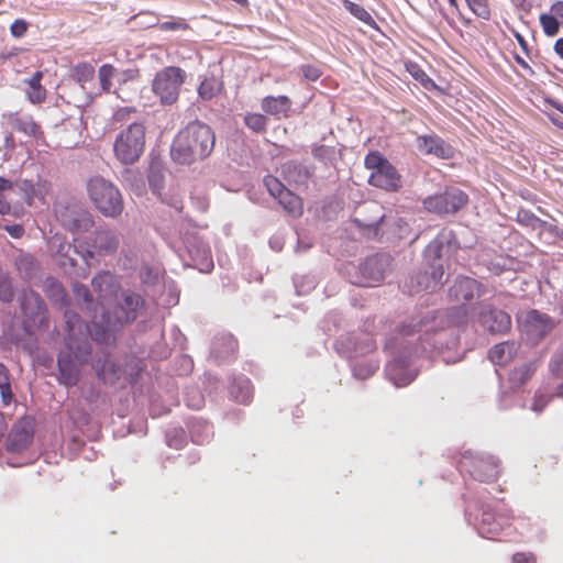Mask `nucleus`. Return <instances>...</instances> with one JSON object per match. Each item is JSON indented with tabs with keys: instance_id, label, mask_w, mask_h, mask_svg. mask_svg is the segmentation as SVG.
<instances>
[{
	"instance_id": "nucleus-1",
	"label": "nucleus",
	"mask_w": 563,
	"mask_h": 563,
	"mask_svg": "<svg viewBox=\"0 0 563 563\" xmlns=\"http://www.w3.org/2000/svg\"><path fill=\"white\" fill-rule=\"evenodd\" d=\"M93 290L98 294V305L101 308L100 320H95L90 324H84L79 316L70 310L65 312L67 325V345L78 361H85L88 351L81 353L80 347L75 349V344L79 341L78 335L84 334L82 328L98 343L110 342L113 332L136 318L137 298L132 294L123 296L124 306H115L113 316L106 308H110L112 302L117 301L119 285L117 277L110 272H102L92 279Z\"/></svg>"
},
{
	"instance_id": "nucleus-2",
	"label": "nucleus",
	"mask_w": 563,
	"mask_h": 563,
	"mask_svg": "<svg viewBox=\"0 0 563 563\" xmlns=\"http://www.w3.org/2000/svg\"><path fill=\"white\" fill-rule=\"evenodd\" d=\"M216 136L209 125L200 121L189 122L181 129L170 146V157L178 165H191L203 161L213 151Z\"/></svg>"
},
{
	"instance_id": "nucleus-3",
	"label": "nucleus",
	"mask_w": 563,
	"mask_h": 563,
	"mask_svg": "<svg viewBox=\"0 0 563 563\" xmlns=\"http://www.w3.org/2000/svg\"><path fill=\"white\" fill-rule=\"evenodd\" d=\"M456 247L454 233L451 230H442L424 251V258L430 264L431 272L424 271L412 275L406 285L410 291H434L440 287L443 284L444 271L442 264L434 262Z\"/></svg>"
},
{
	"instance_id": "nucleus-4",
	"label": "nucleus",
	"mask_w": 563,
	"mask_h": 563,
	"mask_svg": "<svg viewBox=\"0 0 563 563\" xmlns=\"http://www.w3.org/2000/svg\"><path fill=\"white\" fill-rule=\"evenodd\" d=\"M179 301L176 284L166 277L165 268L159 263L143 266V310H155L162 319L161 309H169Z\"/></svg>"
},
{
	"instance_id": "nucleus-5",
	"label": "nucleus",
	"mask_w": 563,
	"mask_h": 563,
	"mask_svg": "<svg viewBox=\"0 0 563 563\" xmlns=\"http://www.w3.org/2000/svg\"><path fill=\"white\" fill-rule=\"evenodd\" d=\"M467 320V309L465 306H454L446 310H430L413 317L410 322L401 328V335L409 336L415 333H438L449 327L461 325Z\"/></svg>"
},
{
	"instance_id": "nucleus-6",
	"label": "nucleus",
	"mask_w": 563,
	"mask_h": 563,
	"mask_svg": "<svg viewBox=\"0 0 563 563\" xmlns=\"http://www.w3.org/2000/svg\"><path fill=\"white\" fill-rule=\"evenodd\" d=\"M89 198L96 208L106 217H117L123 210V201L119 189L102 177L95 176L87 184Z\"/></svg>"
},
{
	"instance_id": "nucleus-7",
	"label": "nucleus",
	"mask_w": 563,
	"mask_h": 563,
	"mask_svg": "<svg viewBox=\"0 0 563 563\" xmlns=\"http://www.w3.org/2000/svg\"><path fill=\"white\" fill-rule=\"evenodd\" d=\"M517 320L522 336L530 344H538L556 325L555 320L551 316L537 309H530L518 313Z\"/></svg>"
},
{
	"instance_id": "nucleus-8",
	"label": "nucleus",
	"mask_w": 563,
	"mask_h": 563,
	"mask_svg": "<svg viewBox=\"0 0 563 563\" xmlns=\"http://www.w3.org/2000/svg\"><path fill=\"white\" fill-rule=\"evenodd\" d=\"M391 261V257L387 254H376L367 257L358 266V273L353 276L349 274L350 283L363 287L380 283L390 271Z\"/></svg>"
},
{
	"instance_id": "nucleus-9",
	"label": "nucleus",
	"mask_w": 563,
	"mask_h": 563,
	"mask_svg": "<svg viewBox=\"0 0 563 563\" xmlns=\"http://www.w3.org/2000/svg\"><path fill=\"white\" fill-rule=\"evenodd\" d=\"M147 178L150 188L162 202L174 208L176 211L183 209V201L179 194L174 189L165 190L166 169L164 162L158 156H152Z\"/></svg>"
},
{
	"instance_id": "nucleus-10",
	"label": "nucleus",
	"mask_w": 563,
	"mask_h": 563,
	"mask_svg": "<svg viewBox=\"0 0 563 563\" xmlns=\"http://www.w3.org/2000/svg\"><path fill=\"white\" fill-rule=\"evenodd\" d=\"M467 195L459 188L449 187L443 192L429 196L423 200L427 211L444 216L454 214L466 206Z\"/></svg>"
},
{
	"instance_id": "nucleus-11",
	"label": "nucleus",
	"mask_w": 563,
	"mask_h": 563,
	"mask_svg": "<svg viewBox=\"0 0 563 563\" xmlns=\"http://www.w3.org/2000/svg\"><path fill=\"white\" fill-rule=\"evenodd\" d=\"M186 74L179 67H166L159 71L153 80V91L159 97L162 103H174L179 95V88Z\"/></svg>"
},
{
	"instance_id": "nucleus-12",
	"label": "nucleus",
	"mask_w": 563,
	"mask_h": 563,
	"mask_svg": "<svg viewBox=\"0 0 563 563\" xmlns=\"http://www.w3.org/2000/svg\"><path fill=\"white\" fill-rule=\"evenodd\" d=\"M115 157L124 165H132L141 155V124L132 123L114 142Z\"/></svg>"
},
{
	"instance_id": "nucleus-13",
	"label": "nucleus",
	"mask_w": 563,
	"mask_h": 563,
	"mask_svg": "<svg viewBox=\"0 0 563 563\" xmlns=\"http://www.w3.org/2000/svg\"><path fill=\"white\" fill-rule=\"evenodd\" d=\"M461 466L479 482L494 481L499 474L498 462L492 455L465 452L461 460Z\"/></svg>"
},
{
	"instance_id": "nucleus-14",
	"label": "nucleus",
	"mask_w": 563,
	"mask_h": 563,
	"mask_svg": "<svg viewBox=\"0 0 563 563\" xmlns=\"http://www.w3.org/2000/svg\"><path fill=\"white\" fill-rule=\"evenodd\" d=\"M478 323L493 334H503L510 330L511 319L508 313L494 308L487 302H481L476 307Z\"/></svg>"
},
{
	"instance_id": "nucleus-15",
	"label": "nucleus",
	"mask_w": 563,
	"mask_h": 563,
	"mask_svg": "<svg viewBox=\"0 0 563 563\" xmlns=\"http://www.w3.org/2000/svg\"><path fill=\"white\" fill-rule=\"evenodd\" d=\"M387 378L396 386L404 387L410 384L417 376L412 362L404 352L394 355V358L386 366Z\"/></svg>"
},
{
	"instance_id": "nucleus-16",
	"label": "nucleus",
	"mask_w": 563,
	"mask_h": 563,
	"mask_svg": "<svg viewBox=\"0 0 563 563\" xmlns=\"http://www.w3.org/2000/svg\"><path fill=\"white\" fill-rule=\"evenodd\" d=\"M35 420L32 417H22L19 419L8 438L7 450L10 452H21L25 450L33 441Z\"/></svg>"
},
{
	"instance_id": "nucleus-17",
	"label": "nucleus",
	"mask_w": 563,
	"mask_h": 563,
	"mask_svg": "<svg viewBox=\"0 0 563 563\" xmlns=\"http://www.w3.org/2000/svg\"><path fill=\"white\" fill-rule=\"evenodd\" d=\"M186 250L195 266L201 273H210L213 268V260L210 247L197 238L186 241Z\"/></svg>"
},
{
	"instance_id": "nucleus-18",
	"label": "nucleus",
	"mask_w": 563,
	"mask_h": 563,
	"mask_svg": "<svg viewBox=\"0 0 563 563\" xmlns=\"http://www.w3.org/2000/svg\"><path fill=\"white\" fill-rule=\"evenodd\" d=\"M416 146L421 154L434 155L439 158H451L453 148L437 134L419 135L416 139Z\"/></svg>"
},
{
	"instance_id": "nucleus-19",
	"label": "nucleus",
	"mask_w": 563,
	"mask_h": 563,
	"mask_svg": "<svg viewBox=\"0 0 563 563\" xmlns=\"http://www.w3.org/2000/svg\"><path fill=\"white\" fill-rule=\"evenodd\" d=\"M56 214L63 225L73 233L88 231L93 225L92 217L84 210L77 211L64 208L63 210H57Z\"/></svg>"
},
{
	"instance_id": "nucleus-20",
	"label": "nucleus",
	"mask_w": 563,
	"mask_h": 563,
	"mask_svg": "<svg viewBox=\"0 0 563 563\" xmlns=\"http://www.w3.org/2000/svg\"><path fill=\"white\" fill-rule=\"evenodd\" d=\"M375 230V235L378 234L379 230L388 229L390 235L396 239H408L410 238L411 229L409 223L399 217H386L380 214L378 220L366 224ZM385 231H383V234Z\"/></svg>"
},
{
	"instance_id": "nucleus-21",
	"label": "nucleus",
	"mask_w": 563,
	"mask_h": 563,
	"mask_svg": "<svg viewBox=\"0 0 563 563\" xmlns=\"http://www.w3.org/2000/svg\"><path fill=\"white\" fill-rule=\"evenodd\" d=\"M372 186L395 191L401 187V177L396 168L390 164L383 165L376 172H372L368 178Z\"/></svg>"
},
{
	"instance_id": "nucleus-22",
	"label": "nucleus",
	"mask_w": 563,
	"mask_h": 563,
	"mask_svg": "<svg viewBox=\"0 0 563 563\" xmlns=\"http://www.w3.org/2000/svg\"><path fill=\"white\" fill-rule=\"evenodd\" d=\"M21 308L24 314L30 319L35 321L37 318L41 324L47 321L45 302L35 291H23L21 297Z\"/></svg>"
},
{
	"instance_id": "nucleus-23",
	"label": "nucleus",
	"mask_w": 563,
	"mask_h": 563,
	"mask_svg": "<svg viewBox=\"0 0 563 563\" xmlns=\"http://www.w3.org/2000/svg\"><path fill=\"white\" fill-rule=\"evenodd\" d=\"M483 295L481 284L471 277H459L449 289V296L457 301H470Z\"/></svg>"
},
{
	"instance_id": "nucleus-24",
	"label": "nucleus",
	"mask_w": 563,
	"mask_h": 563,
	"mask_svg": "<svg viewBox=\"0 0 563 563\" xmlns=\"http://www.w3.org/2000/svg\"><path fill=\"white\" fill-rule=\"evenodd\" d=\"M262 110L276 118L287 117L291 101L287 96H267L262 100Z\"/></svg>"
},
{
	"instance_id": "nucleus-25",
	"label": "nucleus",
	"mask_w": 563,
	"mask_h": 563,
	"mask_svg": "<svg viewBox=\"0 0 563 563\" xmlns=\"http://www.w3.org/2000/svg\"><path fill=\"white\" fill-rule=\"evenodd\" d=\"M518 347L519 344L516 341L498 343L489 351V360L496 365H505L517 354Z\"/></svg>"
},
{
	"instance_id": "nucleus-26",
	"label": "nucleus",
	"mask_w": 563,
	"mask_h": 563,
	"mask_svg": "<svg viewBox=\"0 0 563 563\" xmlns=\"http://www.w3.org/2000/svg\"><path fill=\"white\" fill-rule=\"evenodd\" d=\"M43 76V71L37 70L31 78L24 80L27 86L25 92L31 103L40 104L46 99V89L41 84Z\"/></svg>"
},
{
	"instance_id": "nucleus-27",
	"label": "nucleus",
	"mask_w": 563,
	"mask_h": 563,
	"mask_svg": "<svg viewBox=\"0 0 563 563\" xmlns=\"http://www.w3.org/2000/svg\"><path fill=\"white\" fill-rule=\"evenodd\" d=\"M284 177L289 181L297 185H303L310 177L309 169L300 163L288 162L282 166Z\"/></svg>"
},
{
	"instance_id": "nucleus-28",
	"label": "nucleus",
	"mask_w": 563,
	"mask_h": 563,
	"mask_svg": "<svg viewBox=\"0 0 563 563\" xmlns=\"http://www.w3.org/2000/svg\"><path fill=\"white\" fill-rule=\"evenodd\" d=\"M230 395L238 402L247 404L253 395L250 379L245 376L234 378L230 386Z\"/></svg>"
},
{
	"instance_id": "nucleus-29",
	"label": "nucleus",
	"mask_w": 563,
	"mask_h": 563,
	"mask_svg": "<svg viewBox=\"0 0 563 563\" xmlns=\"http://www.w3.org/2000/svg\"><path fill=\"white\" fill-rule=\"evenodd\" d=\"M188 428L191 440L197 444H203L205 442H208L213 434L212 426L201 419L190 420Z\"/></svg>"
},
{
	"instance_id": "nucleus-30",
	"label": "nucleus",
	"mask_w": 563,
	"mask_h": 563,
	"mask_svg": "<svg viewBox=\"0 0 563 563\" xmlns=\"http://www.w3.org/2000/svg\"><path fill=\"white\" fill-rule=\"evenodd\" d=\"M238 344L231 335H223L220 339H214L211 345V353L217 358H225L233 355L236 351Z\"/></svg>"
},
{
	"instance_id": "nucleus-31",
	"label": "nucleus",
	"mask_w": 563,
	"mask_h": 563,
	"mask_svg": "<svg viewBox=\"0 0 563 563\" xmlns=\"http://www.w3.org/2000/svg\"><path fill=\"white\" fill-rule=\"evenodd\" d=\"M16 190L23 195L24 201L27 206H32L36 198L43 201L46 192L44 186L40 184L34 185L29 180H23L16 184Z\"/></svg>"
},
{
	"instance_id": "nucleus-32",
	"label": "nucleus",
	"mask_w": 563,
	"mask_h": 563,
	"mask_svg": "<svg viewBox=\"0 0 563 563\" xmlns=\"http://www.w3.org/2000/svg\"><path fill=\"white\" fill-rule=\"evenodd\" d=\"M278 203L283 207V209L290 214L291 217H300L302 213V202L301 199L292 194L289 189L283 191V194L277 198Z\"/></svg>"
},
{
	"instance_id": "nucleus-33",
	"label": "nucleus",
	"mask_w": 563,
	"mask_h": 563,
	"mask_svg": "<svg viewBox=\"0 0 563 563\" xmlns=\"http://www.w3.org/2000/svg\"><path fill=\"white\" fill-rule=\"evenodd\" d=\"M538 362L531 361L511 371L509 380L514 387H520L528 382L537 371Z\"/></svg>"
},
{
	"instance_id": "nucleus-34",
	"label": "nucleus",
	"mask_w": 563,
	"mask_h": 563,
	"mask_svg": "<svg viewBox=\"0 0 563 563\" xmlns=\"http://www.w3.org/2000/svg\"><path fill=\"white\" fill-rule=\"evenodd\" d=\"M58 369L60 379L65 385L73 386L77 383L78 373L69 360L64 356H59Z\"/></svg>"
},
{
	"instance_id": "nucleus-35",
	"label": "nucleus",
	"mask_w": 563,
	"mask_h": 563,
	"mask_svg": "<svg viewBox=\"0 0 563 563\" xmlns=\"http://www.w3.org/2000/svg\"><path fill=\"white\" fill-rule=\"evenodd\" d=\"M93 76L95 68L89 63H79L71 68V77L80 84L81 87H84L86 82L91 81Z\"/></svg>"
},
{
	"instance_id": "nucleus-36",
	"label": "nucleus",
	"mask_w": 563,
	"mask_h": 563,
	"mask_svg": "<svg viewBox=\"0 0 563 563\" xmlns=\"http://www.w3.org/2000/svg\"><path fill=\"white\" fill-rule=\"evenodd\" d=\"M119 245L118 239L109 231H100L96 234L95 246L104 252H113Z\"/></svg>"
},
{
	"instance_id": "nucleus-37",
	"label": "nucleus",
	"mask_w": 563,
	"mask_h": 563,
	"mask_svg": "<svg viewBox=\"0 0 563 563\" xmlns=\"http://www.w3.org/2000/svg\"><path fill=\"white\" fill-rule=\"evenodd\" d=\"M220 91V82L214 78H205L199 88V97L203 100H210Z\"/></svg>"
},
{
	"instance_id": "nucleus-38",
	"label": "nucleus",
	"mask_w": 563,
	"mask_h": 563,
	"mask_svg": "<svg viewBox=\"0 0 563 563\" xmlns=\"http://www.w3.org/2000/svg\"><path fill=\"white\" fill-rule=\"evenodd\" d=\"M245 125L256 133H262L266 130L267 119L261 113H247L244 117Z\"/></svg>"
},
{
	"instance_id": "nucleus-39",
	"label": "nucleus",
	"mask_w": 563,
	"mask_h": 563,
	"mask_svg": "<svg viewBox=\"0 0 563 563\" xmlns=\"http://www.w3.org/2000/svg\"><path fill=\"white\" fill-rule=\"evenodd\" d=\"M186 432L181 428H172L166 432V443L174 449H181L186 443Z\"/></svg>"
},
{
	"instance_id": "nucleus-40",
	"label": "nucleus",
	"mask_w": 563,
	"mask_h": 563,
	"mask_svg": "<svg viewBox=\"0 0 563 563\" xmlns=\"http://www.w3.org/2000/svg\"><path fill=\"white\" fill-rule=\"evenodd\" d=\"M0 395L3 405H9L12 400V391L9 382L8 371L4 365L0 364Z\"/></svg>"
},
{
	"instance_id": "nucleus-41",
	"label": "nucleus",
	"mask_w": 563,
	"mask_h": 563,
	"mask_svg": "<svg viewBox=\"0 0 563 563\" xmlns=\"http://www.w3.org/2000/svg\"><path fill=\"white\" fill-rule=\"evenodd\" d=\"M344 7H345L346 10L350 11L351 14H353L360 21H362V22H364L366 24L374 23V20L372 18V15L361 4H357V3H354L352 1L345 0L344 1Z\"/></svg>"
},
{
	"instance_id": "nucleus-42",
	"label": "nucleus",
	"mask_w": 563,
	"mask_h": 563,
	"mask_svg": "<svg viewBox=\"0 0 563 563\" xmlns=\"http://www.w3.org/2000/svg\"><path fill=\"white\" fill-rule=\"evenodd\" d=\"M378 368L375 362H361L353 366V375L358 379H366L372 376Z\"/></svg>"
},
{
	"instance_id": "nucleus-43",
	"label": "nucleus",
	"mask_w": 563,
	"mask_h": 563,
	"mask_svg": "<svg viewBox=\"0 0 563 563\" xmlns=\"http://www.w3.org/2000/svg\"><path fill=\"white\" fill-rule=\"evenodd\" d=\"M115 74V68L112 65L104 64L99 68V81L103 91L109 92L112 87V78Z\"/></svg>"
},
{
	"instance_id": "nucleus-44",
	"label": "nucleus",
	"mask_w": 563,
	"mask_h": 563,
	"mask_svg": "<svg viewBox=\"0 0 563 563\" xmlns=\"http://www.w3.org/2000/svg\"><path fill=\"white\" fill-rule=\"evenodd\" d=\"M194 368V362L190 356L181 354L178 355L174 361L173 371L179 376H185L191 373Z\"/></svg>"
},
{
	"instance_id": "nucleus-45",
	"label": "nucleus",
	"mask_w": 563,
	"mask_h": 563,
	"mask_svg": "<svg viewBox=\"0 0 563 563\" xmlns=\"http://www.w3.org/2000/svg\"><path fill=\"white\" fill-rule=\"evenodd\" d=\"M540 23L543 29V32L548 36H554L559 32V21L558 16L552 14L543 13L540 15Z\"/></svg>"
},
{
	"instance_id": "nucleus-46",
	"label": "nucleus",
	"mask_w": 563,
	"mask_h": 563,
	"mask_svg": "<svg viewBox=\"0 0 563 563\" xmlns=\"http://www.w3.org/2000/svg\"><path fill=\"white\" fill-rule=\"evenodd\" d=\"M264 185L266 186L271 196L276 199L283 194V191L287 189L278 178L272 175H268L264 178Z\"/></svg>"
},
{
	"instance_id": "nucleus-47",
	"label": "nucleus",
	"mask_w": 563,
	"mask_h": 563,
	"mask_svg": "<svg viewBox=\"0 0 563 563\" xmlns=\"http://www.w3.org/2000/svg\"><path fill=\"white\" fill-rule=\"evenodd\" d=\"M389 162L383 157L378 152H372L366 155L364 164L367 169L372 172H376L383 167V165L388 164Z\"/></svg>"
},
{
	"instance_id": "nucleus-48",
	"label": "nucleus",
	"mask_w": 563,
	"mask_h": 563,
	"mask_svg": "<svg viewBox=\"0 0 563 563\" xmlns=\"http://www.w3.org/2000/svg\"><path fill=\"white\" fill-rule=\"evenodd\" d=\"M518 221L527 227H531L532 229L542 228L544 222L534 216L530 211L521 210L518 212Z\"/></svg>"
},
{
	"instance_id": "nucleus-49",
	"label": "nucleus",
	"mask_w": 563,
	"mask_h": 563,
	"mask_svg": "<svg viewBox=\"0 0 563 563\" xmlns=\"http://www.w3.org/2000/svg\"><path fill=\"white\" fill-rule=\"evenodd\" d=\"M503 522L504 518L499 517L498 519L494 520L490 526L478 528V533L484 538L495 539L503 530Z\"/></svg>"
},
{
	"instance_id": "nucleus-50",
	"label": "nucleus",
	"mask_w": 563,
	"mask_h": 563,
	"mask_svg": "<svg viewBox=\"0 0 563 563\" xmlns=\"http://www.w3.org/2000/svg\"><path fill=\"white\" fill-rule=\"evenodd\" d=\"M9 123L13 129L21 130L25 133H34L36 130V124L33 121L23 122L18 114H10Z\"/></svg>"
},
{
	"instance_id": "nucleus-51",
	"label": "nucleus",
	"mask_w": 563,
	"mask_h": 563,
	"mask_svg": "<svg viewBox=\"0 0 563 563\" xmlns=\"http://www.w3.org/2000/svg\"><path fill=\"white\" fill-rule=\"evenodd\" d=\"M471 10L479 18L488 19L490 15L486 0H465Z\"/></svg>"
},
{
	"instance_id": "nucleus-52",
	"label": "nucleus",
	"mask_w": 563,
	"mask_h": 563,
	"mask_svg": "<svg viewBox=\"0 0 563 563\" xmlns=\"http://www.w3.org/2000/svg\"><path fill=\"white\" fill-rule=\"evenodd\" d=\"M13 299V288L7 276H0V300L10 302Z\"/></svg>"
},
{
	"instance_id": "nucleus-53",
	"label": "nucleus",
	"mask_w": 563,
	"mask_h": 563,
	"mask_svg": "<svg viewBox=\"0 0 563 563\" xmlns=\"http://www.w3.org/2000/svg\"><path fill=\"white\" fill-rule=\"evenodd\" d=\"M551 397L544 393L537 391L534 395V399L531 406V410L540 413L549 404Z\"/></svg>"
},
{
	"instance_id": "nucleus-54",
	"label": "nucleus",
	"mask_w": 563,
	"mask_h": 563,
	"mask_svg": "<svg viewBox=\"0 0 563 563\" xmlns=\"http://www.w3.org/2000/svg\"><path fill=\"white\" fill-rule=\"evenodd\" d=\"M550 369L556 377H563V351L558 352L552 356Z\"/></svg>"
},
{
	"instance_id": "nucleus-55",
	"label": "nucleus",
	"mask_w": 563,
	"mask_h": 563,
	"mask_svg": "<svg viewBox=\"0 0 563 563\" xmlns=\"http://www.w3.org/2000/svg\"><path fill=\"white\" fill-rule=\"evenodd\" d=\"M27 29H29V24L23 19H18L10 25L11 35L16 38L25 35V33L27 32Z\"/></svg>"
},
{
	"instance_id": "nucleus-56",
	"label": "nucleus",
	"mask_w": 563,
	"mask_h": 563,
	"mask_svg": "<svg viewBox=\"0 0 563 563\" xmlns=\"http://www.w3.org/2000/svg\"><path fill=\"white\" fill-rule=\"evenodd\" d=\"M300 69L303 77L310 81L318 80L322 75L320 68L314 65H302Z\"/></svg>"
},
{
	"instance_id": "nucleus-57",
	"label": "nucleus",
	"mask_w": 563,
	"mask_h": 563,
	"mask_svg": "<svg viewBox=\"0 0 563 563\" xmlns=\"http://www.w3.org/2000/svg\"><path fill=\"white\" fill-rule=\"evenodd\" d=\"M71 250V245L68 243H59L57 249V254L65 257L66 260L62 261V265H76V260L71 256H69V251Z\"/></svg>"
},
{
	"instance_id": "nucleus-58",
	"label": "nucleus",
	"mask_w": 563,
	"mask_h": 563,
	"mask_svg": "<svg viewBox=\"0 0 563 563\" xmlns=\"http://www.w3.org/2000/svg\"><path fill=\"white\" fill-rule=\"evenodd\" d=\"M161 30H169V31H177V30H186L187 23L183 19H178L175 21H167L159 25Z\"/></svg>"
},
{
	"instance_id": "nucleus-59",
	"label": "nucleus",
	"mask_w": 563,
	"mask_h": 563,
	"mask_svg": "<svg viewBox=\"0 0 563 563\" xmlns=\"http://www.w3.org/2000/svg\"><path fill=\"white\" fill-rule=\"evenodd\" d=\"M75 296L77 300H84V302H90L91 295L89 292V289L85 285H77L74 289Z\"/></svg>"
},
{
	"instance_id": "nucleus-60",
	"label": "nucleus",
	"mask_w": 563,
	"mask_h": 563,
	"mask_svg": "<svg viewBox=\"0 0 563 563\" xmlns=\"http://www.w3.org/2000/svg\"><path fill=\"white\" fill-rule=\"evenodd\" d=\"M496 519H497V518L494 516V514H492L489 510L484 509V510L482 511V518H481V520H479V522H478L477 529H478V528H483L484 526H485V527L490 526V525H492V522H493L494 520H496Z\"/></svg>"
},
{
	"instance_id": "nucleus-61",
	"label": "nucleus",
	"mask_w": 563,
	"mask_h": 563,
	"mask_svg": "<svg viewBox=\"0 0 563 563\" xmlns=\"http://www.w3.org/2000/svg\"><path fill=\"white\" fill-rule=\"evenodd\" d=\"M203 405V397L197 391L191 398L187 397V406L194 409H199Z\"/></svg>"
},
{
	"instance_id": "nucleus-62",
	"label": "nucleus",
	"mask_w": 563,
	"mask_h": 563,
	"mask_svg": "<svg viewBox=\"0 0 563 563\" xmlns=\"http://www.w3.org/2000/svg\"><path fill=\"white\" fill-rule=\"evenodd\" d=\"M4 229L14 239H20L24 234V229L20 224L5 225Z\"/></svg>"
},
{
	"instance_id": "nucleus-63",
	"label": "nucleus",
	"mask_w": 563,
	"mask_h": 563,
	"mask_svg": "<svg viewBox=\"0 0 563 563\" xmlns=\"http://www.w3.org/2000/svg\"><path fill=\"white\" fill-rule=\"evenodd\" d=\"M514 563H536V559L532 554L516 553L512 556Z\"/></svg>"
},
{
	"instance_id": "nucleus-64",
	"label": "nucleus",
	"mask_w": 563,
	"mask_h": 563,
	"mask_svg": "<svg viewBox=\"0 0 563 563\" xmlns=\"http://www.w3.org/2000/svg\"><path fill=\"white\" fill-rule=\"evenodd\" d=\"M551 12L556 15L559 19H561L563 23V1H558L552 4Z\"/></svg>"
}]
</instances>
